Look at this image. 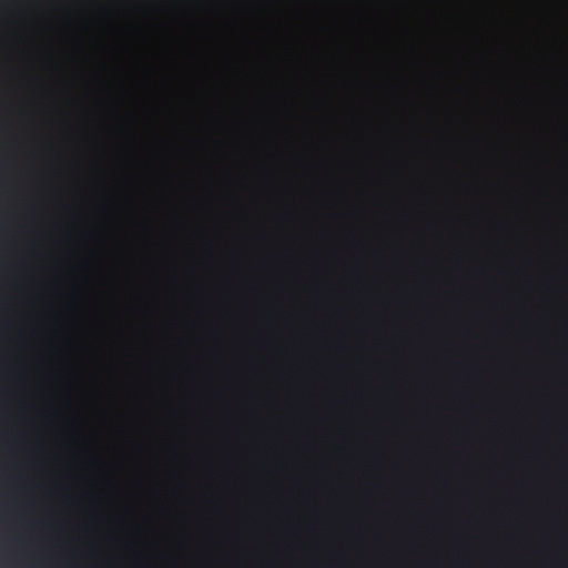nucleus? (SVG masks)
I'll use <instances>...</instances> for the list:
<instances>
[{"mask_svg": "<svg viewBox=\"0 0 568 568\" xmlns=\"http://www.w3.org/2000/svg\"><path fill=\"white\" fill-rule=\"evenodd\" d=\"M63 538L62 568H71V343H63Z\"/></svg>", "mask_w": 568, "mask_h": 568, "instance_id": "nucleus-1", "label": "nucleus"}, {"mask_svg": "<svg viewBox=\"0 0 568 568\" xmlns=\"http://www.w3.org/2000/svg\"><path fill=\"white\" fill-rule=\"evenodd\" d=\"M77 1L73 0V266H75V178H77V51H78V40H77V14L75 7Z\"/></svg>", "mask_w": 568, "mask_h": 568, "instance_id": "nucleus-2", "label": "nucleus"}]
</instances>
